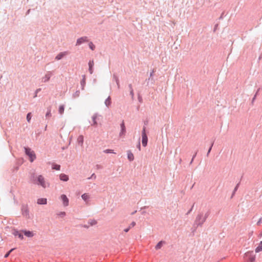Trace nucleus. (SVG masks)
Listing matches in <instances>:
<instances>
[{"instance_id":"1","label":"nucleus","mask_w":262,"mask_h":262,"mask_svg":"<svg viewBox=\"0 0 262 262\" xmlns=\"http://www.w3.org/2000/svg\"><path fill=\"white\" fill-rule=\"evenodd\" d=\"M32 181L34 184L40 185L44 188L49 186V184L46 182L45 178L41 174L35 177L33 174L32 176Z\"/></svg>"},{"instance_id":"2","label":"nucleus","mask_w":262,"mask_h":262,"mask_svg":"<svg viewBox=\"0 0 262 262\" xmlns=\"http://www.w3.org/2000/svg\"><path fill=\"white\" fill-rule=\"evenodd\" d=\"M210 214V212L207 211L204 215L203 213L198 214L194 221V225L197 226H202L204 223L206 221L207 218Z\"/></svg>"},{"instance_id":"3","label":"nucleus","mask_w":262,"mask_h":262,"mask_svg":"<svg viewBox=\"0 0 262 262\" xmlns=\"http://www.w3.org/2000/svg\"><path fill=\"white\" fill-rule=\"evenodd\" d=\"M25 151L26 154L29 156L30 161L33 162L36 159V157L34 151L32 150L31 148L29 147H25Z\"/></svg>"},{"instance_id":"4","label":"nucleus","mask_w":262,"mask_h":262,"mask_svg":"<svg viewBox=\"0 0 262 262\" xmlns=\"http://www.w3.org/2000/svg\"><path fill=\"white\" fill-rule=\"evenodd\" d=\"M148 138L146 134V128L143 127L142 131V144L144 147H146L147 144Z\"/></svg>"},{"instance_id":"5","label":"nucleus","mask_w":262,"mask_h":262,"mask_svg":"<svg viewBox=\"0 0 262 262\" xmlns=\"http://www.w3.org/2000/svg\"><path fill=\"white\" fill-rule=\"evenodd\" d=\"M12 234L15 237H18L20 239H24L23 232L21 230H18L16 229H13L12 230Z\"/></svg>"},{"instance_id":"6","label":"nucleus","mask_w":262,"mask_h":262,"mask_svg":"<svg viewBox=\"0 0 262 262\" xmlns=\"http://www.w3.org/2000/svg\"><path fill=\"white\" fill-rule=\"evenodd\" d=\"M245 256L250 262H254L255 260V255L253 251H248L245 254Z\"/></svg>"},{"instance_id":"7","label":"nucleus","mask_w":262,"mask_h":262,"mask_svg":"<svg viewBox=\"0 0 262 262\" xmlns=\"http://www.w3.org/2000/svg\"><path fill=\"white\" fill-rule=\"evenodd\" d=\"M89 39L87 36H82L77 39L76 46H80L83 43L89 42Z\"/></svg>"},{"instance_id":"8","label":"nucleus","mask_w":262,"mask_h":262,"mask_svg":"<svg viewBox=\"0 0 262 262\" xmlns=\"http://www.w3.org/2000/svg\"><path fill=\"white\" fill-rule=\"evenodd\" d=\"M120 127H121V130L119 133V137H124L126 134V127H125V123H124V122L123 120L120 124Z\"/></svg>"},{"instance_id":"9","label":"nucleus","mask_w":262,"mask_h":262,"mask_svg":"<svg viewBox=\"0 0 262 262\" xmlns=\"http://www.w3.org/2000/svg\"><path fill=\"white\" fill-rule=\"evenodd\" d=\"M52 76V72L48 71L45 75L42 77L41 82L43 83H46L49 81L51 77Z\"/></svg>"},{"instance_id":"10","label":"nucleus","mask_w":262,"mask_h":262,"mask_svg":"<svg viewBox=\"0 0 262 262\" xmlns=\"http://www.w3.org/2000/svg\"><path fill=\"white\" fill-rule=\"evenodd\" d=\"M60 199L62 201L63 205L64 207H67L69 205V201L66 195L62 194L60 196Z\"/></svg>"},{"instance_id":"11","label":"nucleus","mask_w":262,"mask_h":262,"mask_svg":"<svg viewBox=\"0 0 262 262\" xmlns=\"http://www.w3.org/2000/svg\"><path fill=\"white\" fill-rule=\"evenodd\" d=\"M23 234L28 237H32L34 236L35 233L33 231H31L26 230H22Z\"/></svg>"},{"instance_id":"12","label":"nucleus","mask_w":262,"mask_h":262,"mask_svg":"<svg viewBox=\"0 0 262 262\" xmlns=\"http://www.w3.org/2000/svg\"><path fill=\"white\" fill-rule=\"evenodd\" d=\"M22 214L24 216L26 217H28L29 216V211L28 209V207L25 206H23L21 208Z\"/></svg>"},{"instance_id":"13","label":"nucleus","mask_w":262,"mask_h":262,"mask_svg":"<svg viewBox=\"0 0 262 262\" xmlns=\"http://www.w3.org/2000/svg\"><path fill=\"white\" fill-rule=\"evenodd\" d=\"M68 54V52L67 51H64L62 52L59 53L57 56L55 57V59L59 60L61 59L63 57L67 55Z\"/></svg>"},{"instance_id":"14","label":"nucleus","mask_w":262,"mask_h":262,"mask_svg":"<svg viewBox=\"0 0 262 262\" xmlns=\"http://www.w3.org/2000/svg\"><path fill=\"white\" fill-rule=\"evenodd\" d=\"M81 198L86 204H88L90 199V195L88 193H85L81 195Z\"/></svg>"},{"instance_id":"15","label":"nucleus","mask_w":262,"mask_h":262,"mask_svg":"<svg viewBox=\"0 0 262 262\" xmlns=\"http://www.w3.org/2000/svg\"><path fill=\"white\" fill-rule=\"evenodd\" d=\"M94 61L93 60H90L89 62V72H90V73L91 74H92L93 73V66H94Z\"/></svg>"},{"instance_id":"16","label":"nucleus","mask_w":262,"mask_h":262,"mask_svg":"<svg viewBox=\"0 0 262 262\" xmlns=\"http://www.w3.org/2000/svg\"><path fill=\"white\" fill-rule=\"evenodd\" d=\"M80 84L81 86V89L83 90L86 84V76L85 75H82V79L80 81Z\"/></svg>"},{"instance_id":"17","label":"nucleus","mask_w":262,"mask_h":262,"mask_svg":"<svg viewBox=\"0 0 262 262\" xmlns=\"http://www.w3.org/2000/svg\"><path fill=\"white\" fill-rule=\"evenodd\" d=\"M59 178L61 181L67 182L69 180V177L64 173H61L59 175Z\"/></svg>"},{"instance_id":"18","label":"nucleus","mask_w":262,"mask_h":262,"mask_svg":"<svg viewBox=\"0 0 262 262\" xmlns=\"http://www.w3.org/2000/svg\"><path fill=\"white\" fill-rule=\"evenodd\" d=\"M37 203L40 205L47 204V200L46 198H39L37 200Z\"/></svg>"},{"instance_id":"19","label":"nucleus","mask_w":262,"mask_h":262,"mask_svg":"<svg viewBox=\"0 0 262 262\" xmlns=\"http://www.w3.org/2000/svg\"><path fill=\"white\" fill-rule=\"evenodd\" d=\"M127 158L129 161H133L134 160V156L130 150L127 151Z\"/></svg>"},{"instance_id":"20","label":"nucleus","mask_w":262,"mask_h":262,"mask_svg":"<svg viewBox=\"0 0 262 262\" xmlns=\"http://www.w3.org/2000/svg\"><path fill=\"white\" fill-rule=\"evenodd\" d=\"M83 141H84L83 136L82 135L79 136L77 138L78 143L82 146L83 143Z\"/></svg>"},{"instance_id":"21","label":"nucleus","mask_w":262,"mask_h":262,"mask_svg":"<svg viewBox=\"0 0 262 262\" xmlns=\"http://www.w3.org/2000/svg\"><path fill=\"white\" fill-rule=\"evenodd\" d=\"M113 79L116 81L118 89H120L119 80L118 76L116 74L113 75Z\"/></svg>"},{"instance_id":"22","label":"nucleus","mask_w":262,"mask_h":262,"mask_svg":"<svg viewBox=\"0 0 262 262\" xmlns=\"http://www.w3.org/2000/svg\"><path fill=\"white\" fill-rule=\"evenodd\" d=\"M255 251L256 253L262 251V241L259 243V245L255 248Z\"/></svg>"},{"instance_id":"23","label":"nucleus","mask_w":262,"mask_h":262,"mask_svg":"<svg viewBox=\"0 0 262 262\" xmlns=\"http://www.w3.org/2000/svg\"><path fill=\"white\" fill-rule=\"evenodd\" d=\"M165 243V242L164 241H160L155 246V249L156 250H159L161 248L163 245Z\"/></svg>"},{"instance_id":"24","label":"nucleus","mask_w":262,"mask_h":262,"mask_svg":"<svg viewBox=\"0 0 262 262\" xmlns=\"http://www.w3.org/2000/svg\"><path fill=\"white\" fill-rule=\"evenodd\" d=\"M105 104L107 107H109L111 104V98L110 96H108L107 99L105 100Z\"/></svg>"},{"instance_id":"25","label":"nucleus","mask_w":262,"mask_h":262,"mask_svg":"<svg viewBox=\"0 0 262 262\" xmlns=\"http://www.w3.org/2000/svg\"><path fill=\"white\" fill-rule=\"evenodd\" d=\"M97 117V116L96 114H95L92 116V120H93V123L92 124V125H94L95 126H96L97 125V122L96 121Z\"/></svg>"},{"instance_id":"26","label":"nucleus","mask_w":262,"mask_h":262,"mask_svg":"<svg viewBox=\"0 0 262 262\" xmlns=\"http://www.w3.org/2000/svg\"><path fill=\"white\" fill-rule=\"evenodd\" d=\"M64 105H60L59 107L58 112L60 115H62L64 113Z\"/></svg>"},{"instance_id":"27","label":"nucleus","mask_w":262,"mask_h":262,"mask_svg":"<svg viewBox=\"0 0 262 262\" xmlns=\"http://www.w3.org/2000/svg\"><path fill=\"white\" fill-rule=\"evenodd\" d=\"M51 116H52L51 108V107H49L47 108V112L46 113V117L49 118V117H51Z\"/></svg>"},{"instance_id":"28","label":"nucleus","mask_w":262,"mask_h":262,"mask_svg":"<svg viewBox=\"0 0 262 262\" xmlns=\"http://www.w3.org/2000/svg\"><path fill=\"white\" fill-rule=\"evenodd\" d=\"M52 168L53 169H55L56 170H59L60 169V165L56 164H53Z\"/></svg>"},{"instance_id":"29","label":"nucleus","mask_w":262,"mask_h":262,"mask_svg":"<svg viewBox=\"0 0 262 262\" xmlns=\"http://www.w3.org/2000/svg\"><path fill=\"white\" fill-rule=\"evenodd\" d=\"M89 48L92 50L94 51L95 49V46L93 44L92 41H90L89 43Z\"/></svg>"},{"instance_id":"30","label":"nucleus","mask_w":262,"mask_h":262,"mask_svg":"<svg viewBox=\"0 0 262 262\" xmlns=\"http://www.w3.org/2000/svg\"><path fill=\"white\" fill-rule=\"evenodd\" d=\"M103 152L105 153H106V154H108V153L116 154L115 152H114V150L110 149H105L103 151Z\"/></svg>"},{"instance_id":"31","label":"nucleus","mask_w":262,"mask_h":262,"mask_svg":"<svg viewBox=\"0 0 262 262\" xmlns=\"http://www.w3.org/2000/svg\"><path fill=\"white\" fill-rule=\"evenodd\" d=\"M80 95V91H76L74 94H73V97L74 98H77L79 97Z\"/></svg>"},{"instance_id":"32","label":"nucleus","mask_w":262,"mask_h":262,"mask_svg":"<svg viewBox=\"0 0 262 262\" xmlns=\"http://www.w3.org/2000/svg\"><path fill=\"white\" fill-rule=\"evenodd\" d=\"M239 183H238V184L236 185L235 187L234 188V190H233V193H232V197L233 196V195H234V194H235V192L237 191V189H238V187H239Z\"/></svg>"},{"instance_id":"33","label":"nucleus","mask_w":262,"mask_h":262,"mask_svg":"<svg viewBox=\"0 0 262 262\" xmlns=\"http://www.w3.org/2000/svg\"><path fill=\"white\" fill-rule=\"evenodd\" d=\"M213 144H214L213 142L211 144L210 147H209V149L208 150V152L207 153V156H209V153L210 152V151L211 150V149H212V146L213 145Z\"/></svg>"},{"instance_id":"34","label":"nucleus","mask_w":262,"mask_h":262,"mask_svg":"<svg viewBox=\"0 0 262 262\" xmlns=\"http://www.w3.org/2000/svg\"><path fill=\"white\" fill-rule=\"evenodd\" d=\"M31 119V113H29L27 115V120L28 122H30Z\"/></svg>"},{"instance_id":"35","label":"nucleus","mask_w":262,"mask_h":262,"mask_svg":"<svg viewBox=\"0 0 262 262\" xmlns=\"http://www.w3.org/2000/svg\"><path fill=\"white\" fill-rule=\"evenodd\" d=\"M13 250V249H11L9 252H8L4 256L5 258H7L9 256L11 252Z\"/></svg>"},{"instance_id":"36","label":"nucleus","mask_w":262,"mask_h":262,"mask_svg":"<svg viewBox=\"0 0 262 262\" xmlns=\"http://www.w3.org/2000/svg\"><path fill=\"white\" fill-rule=\"evenodd\" d=\"M40 90H41V89H40V88L37 89H36V90L35 92V95H34V98H35V97H37V95L39 91H40Z\"/></svg>"},{"instance_id":"37","label":"nucleus","mask_w":262,"mask_h":262,"mask_svg":"<svg viewBox=\"0 0 262 262\" xmlns=\"http://www.w3.org/2000/svg\"><path fill=\"white\" fill-rule=\"evenodd\" d=\"M262 223V217H260L257 221L256 224L257 226H259Z\"/></svg>"},{"instance_id":"38","label":"nucleus","mask_w":262,"mask_h":262,"mask_svg":"<svg viewBox=\"0 0 262 262\" xmlns=\"http://www.w3.org/2000/svg\"><path fill=\"white\" fill-rule=\"evenodd\" d=\"M260 88H259V89L257 90V92H256V93L255 95H254V97L253 98L252 101H254V100H255V98H256V95H257V94L258 92L260 91Z\"/></svg>"},{"instance_id":"39","label":"nucleus","mask_w":262,"mask_h":262,"mask_svg":"<svg viewBox=\"0 0 262 262\" xmlns=\"http://www.w3.org/2000/svg\"><path fill=\"white\" fill-rule=\"evenodd\" d=\"M136 222H132V223L130 224L129 227H130V228L132 227H134L136 225Z\"/></svg>"},{"instance_id":"40","label":"nucleus","mask_w":262,"mask_h":262,"mask_svg":"<svg viewBox=\"0 0 262 262\" xmlns=\"http://www.w3.org/2000/svg\"><path fill=\"white\" fill-rule=\"evenodd\" d=\"M66 215V212H60L59 214H58V215H60L61 216H64V215Z\"/></svg>"},{"instance_id":"41","label":"nucleus","mask_w":262,"mask_h":262,"mask_svg":"<svg viewBox=\"0 0 262 262\" xmlns=\"http://www.w3.org/2000/svg\"><path fill=\"white\" fill-rule=\"evenodd\" d=\"M130 95H131L132 98H133L134 96V93L133 90H131V91H130Z\"/></svg>"},{"instance_id":"42","label":"nucleus","mask_w":262,"mask_h":262,"mask_svg":"<svg viewBox=\"0 0 262 262\" xmlns=\"http://www.w3.org/2000/svg\"><path fill=\"white\" fill-rule=\"evenodd\" d=\"M96 223H97V222L95 220H92L90 223L91 225H95V224H96Z\"/></svg>"},{"instance_id":"43","label":"nucleus","mask_w":262,"mask_h":262,"mask_svg":"<svg viewBox=\"0 0 262 262\" xmlns=\"http://www.w3.org/2000/svg\"><path fill=\"white\" fill-rule=\"evenodd\" d=\"M96 175L95 174V173H93V174H92V175L91 176V177L90 178H88V179H90L91 178L96 179Z\"/></svg>"},{"instance_id":"44","label":"nucleus","mask_w":262,"mask_h":262,"mask_svg":"<svg viewBox=\"0 0 262 262\" xmlns=\"http://www.w3.org/2000/svg\"><path fill=\"white\" fill-rule=\"evenodd\" d=\"M137 147L139 149V150H141V145H140V142H138Z\"/></svg>"},{"instance_id":"45","label":"nucleus","mask_w":262,"mask_h":262,"mask_svg":"<svg viewBox=\"0 0 262 262\" xmlns=\"http://www.w3.org/2000/svg\"><path fill=\"white\" fill-rule=\"evenodd\" d=\"M130 227H128V228H127L125 229L124 230V232H128V231H129V230H130Z\"/></svg>"},{"instance_id":"46","label":"nucleus","mask_w":262,"mask_h":262,"mask_svg":"<svg viewBox=\"0 0 262 262\" xmlns=\"http://www.w3.org/2000/svg\"><path fill=\"white\" fill-rule=\"evenodd\" d=\"M193 205L192 206L191 208L188 211V212L187 213V214L188 215V214H189L190 213V212L192 210V209H193Z\"/></svg>"},{"instance_id":"47","label":"nucleus","mask_w":262,"mask_h":262,"mask_svg":"<svg viewBox=\"0 0 262 262\" xmlns=\"http://www.w3.org/2000/svg\"><path fill=\"white\" fill-rule=\"evenodd\" d=\"M128 87H129V89L130 91H131V90H133L132 85L131 84H129L128 85Z\"/></svg>"},{"instance_id":"48","label":"nucleus","mask_w":262,"mask_h":262,"mask_svg":"<svg viewBox=\"0 0 262 262\" xmlns=\"http://www.w3.org/2000/svg\"><path fill=\"white\" fill-rule=\"evenodd\" d=\"M196 155H197V151H196V152L194 153V154L193 155V156H192V159H194V158H195V157H196Z\"/></svg>"},{"instance_id":"49","label":"nucleus","mask_w":262,"mask_h":262,"mask_svg":"<svg viewBox=\"0 0 262 262\" xmlns=\"http://www.w3.org/2000/svg\"><path fill=\"white\" fill-rule=\"evenodd\" d=\"M154 73V70L152 71V72L150 74V77H151L153 75V73Z\"/></svg>"},{"instance_id":"50","label":"nucleus","mask_w":262,"mask_h":262,"mask_svg":"<svg viewBox=\"0 0 262 262\" xmlns=\"http://www.w3.org/2000/svg\"><path fill=\"white\" fill-rule=\"evenodd\" d=\"M138 99H139V101L140 102H141V101H142V98H141L140 96H139V97H138Z\"/></svg>"},{"instance_id":"51","label":"nucleus","mask_w":262,"mask_h":262,"mask_svg":"<svg viewBox=\"0 0 262 262\" xmlns=\"http://www.w3.org/2000/svg\"><path fill=\"white\" fill-rule=\"evenodd\" d=\"M193 160H194V159H192H192H191V161H190V164H191L192 163V162H193Z\"/></svg>"},{"instance_id":"52","label":"nucleus","mask_w":262,"mask_h":262,"mask_svg":"<svg viewBox=\"0 0 262 262\" xmlns=\"http://www.w3.org/2000/svg\"><path fill=\"white\" fill-rule=\"evenodd\" d=\"M96 166H97V168H100V165H97Z\"/></svg>"},{"instance_id":"53","label":"nucleus","mask_w":262,"mask_h":262,"mask_svg":"<svg viewBox=\"0 0 262 262\" xmlns=\"http://www.w3.org/2000/svg\"><path fill=\"white\" fill-rule=\"evenodd\" d=\"M136 212H137V211H135L134 212H133V213H132V214H135Z\"/></svg>"},{"instance_id":"54","label":"nucleus","mask_w":262,"mask_h":262,"mask_svg":"<svg viewBox=\"0 0 262 262\" xmlns=\"http://www.w3.org/2000/svg\"><path fill=\"white\" fill-rule=\"evenodd\" d=\"M259 236H260V237H261V236H262V232L259 234Z\"/></svg>"},{"instance_id":"55","label":"nucleus","mask_w":262,"mask_h":262,"mask_svg":"<svg viewBox=\"0 0 262 262\" xmlns=\"http://www.w3.org/2000/svg\"><path fill=\"white\" fill-rule=\"evenodd\" d=\"M30 10H28L27 11V13L28 14L30 12Z\"/></svg>"},{"instance_id":"56","label":"nucleus","mask_w":262,"mask_h":262,"mask_svg":"<svg viewBox=\"0 0 262 262\" xmlns=\"http://www.w3.org/2000/svg\"><path fill=\"white\" fill-rule=\"evenodd\" d=\"M181 161H182V160H181V159H180V160H179L180 163H181Z\"/></svg>"}]
</instances>
